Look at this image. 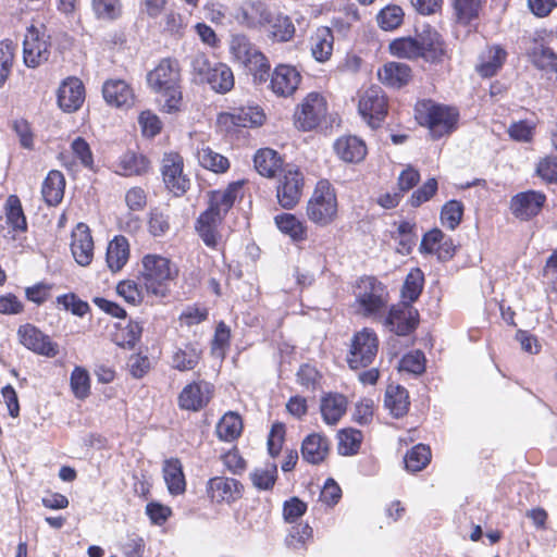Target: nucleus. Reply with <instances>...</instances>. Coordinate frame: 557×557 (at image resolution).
I'll list each match as a JSON object with an SVG mask.
<instances>
[{
  "label": "nucleus",
  "mask_w": 557,
  "mask_h": 557,
  "mask_svg": "<svg viewBox=\"0 0 557 557\" xmlns=\"http://www.w3.org/2000/svg\"><path fill=\"white\" fill-rule=\"evenodd\" d=\"M7 223L15 232H25L27 230L26 218L17 196L11 195L5 202Z\"/></svg>",
  "instance_id": "45"
},
{
  "label": "nucleus",
  "mask_w": 557,
  "mask_h": 557,
  "mask_svg": "<svg viewBox=\"0 0 557 557\" xmlns=\"http://www.w3.org/2000/svg\"><path fill=\"white\" fill-rule=\"evenodd\" d=\"M274 220L278 230L290 236L293 240L299 242L306 238V228L295 215L282 213L276 215Z\"/></svg>",
  "instance_id": "46"
},
{
  "label": "nucleus",
  "mask_w": 557,
  "mask_h": 557,
  "mask_svg": "<svg viewBox=\"0 0 557 557\" xmlns=\"http://www.w3.org/2000/svg\"><path fill=\"white\" fill-rule=\"evenodd\" d=\"M431 460L429 446L418 444L405 456V466L408 471L418 472L428 466Z\"/></svg>",
  "instance_id": "49"
},
{
  "label": "nucleus",
  "mask_w": 557,
  "mask_h": 557,
  "mask_svg": "<svg viewBox=\"0 0 557 557\" xmlns=\"http://www.w3.org/2000/svg\"><path fill=\"white\" fill-rule=\"evenodd\" d=\"M421 58L430 62L440 61L445 54V42L442 36L433 28H425L419 35Z\"/></svg>",
  "instance_id": "26"
},
{
  "label": "nucleus",
  "mask_w": 557,
  "mask_h": 557,
  "mask_svg": "<svg viewBox=\"0 0 557 557\" xmlns=\"http://www.w3.org/2000/svg\"><path fill=\"white\" fill-rule=\"evenodd\" d=\"M384 404L393 417L405 416L410 405L407 389L400 385H389L386 388Z\"/></svg>",
  "instance_id": "34"
},
{
  "label": "nucleus",
  "mask_w": 557,
  "mask_h": 557,
  "mask_svg": "<svg viewBox=\"0 0 557 557\" xmlns=\"http://www.w3.org/2000/svg\"><path fill=\"white\" fill-rule=\"evenodd\" d=\"M230 48L234 59L252 75L255 83L262 84L268 81L270 63L245 35H234Z\"/></svg>",
  "instance_id": "6"
},
{
  "label": "nucleus",
  "mask_w": 557,
  "mask_h": 557,
  "mask_svg": "<svg viewBox=\"0 0 557 557\" xmlns=\"http://www.w3.org/2000/svg\"><path fill=\"white\" fill-rule=\"evenodd\" d=\"M359 113L371 127H377L387 113V101L379 86H371L360 97Z\"/></svg>",
  "instance_id": "12"
},
{
  "label": "nucleus",
  "mask_w": 557,
  "mask_h": 557,
  "mask_svg": "<svg viewBox=\"0 0 557 557\" xmlns=\"http://www.w3.org/2000/svg\"><path fill=\"white\" fill-rule=\"evenodd\" d=\"M383 325L398 336L412 333L419 323L418 310L407 302H400L389 308L387 315L380 319Z\"/></svg>",
  "instance_id": "10"
},
{
  "label": "nucleus",
  "mask_w": 557,
  "mask_h": 557,
  "mask_svg": "<svg viewBox=\"0 0 557 557\" xmlns=\"http://www.w3.org/2000/svg\"><path fill=\"white\" fill-rule=\"evenodd\" d=\"M300 81L301 75L296 67L280 64L272 72L270 88L276 96L287 98L294 95Z\"/></svg>",
  "instance_id": "17"
},
{
  "label": "nucleus",
  "mask_w": 557,
  "mask_h": 557,
  "mask_svg": "<svg viewBox=\"0 0 557 557\" xmlns=\"http://www.w3.org/2000/svg\"><path fill=\"white\" fill-rule=\"evenodd\" d=\"M416 119L428 126L433 137H442L453 132L458 121V112L454 108L423 100L416 104Z\"/></svg>",
  "instance_id": "5"
},
{
  "label": "nucleus",
  "mask_w": 557,
  "mask_h": 557,
  "mask_svg": "<svg viewBox=\"0 0 557 557\" xmlns=\"http://www.w3.org/2000/svg\"><path fill=\"white\" fill-rule=\"evenodd\" d=\"M424 274L420 269H412L406 276L401 288L403 302L411 305L414 302L423 288Z\"/></svg>",
  "instance_id": "44"
},
{
  "label": "nucleus",
  "mask_w": 557,
  "mask_h": 557,
  "mask_svg": "<svg viewBox=\"0 0 557 557\" xmlns=\"http://www.w3.org/2000/svg\"><path fill=\"white\" fill-rule=\"evenodd\" d=\"M545 201L546 196L540 191H522L511 198L510 210L517 219L528 221L540 213Z\"/></svg>",
  "instance_id": "16"
},
{
  "label": "nucleus",
  "mask_w": 557,
  "mask_h": 557,
  "mask_svg": "<svg viewBox=\"0 0 557 557\" xmlns=\"http://www.w3.org/2000/svg\"><path fill=\"white\" fill-rule=\"evenodd\" d=\"M336 154L345 162L357 163L364 159L367 146L356 136H343L334 143Z\"/></svg>",
  "instance_id": "27"
},
{
  "label": "nucleus",
  "mask_w": 557,
  "mask_h": 557,
  "mask_svg": "<svg viewBox=\"0 0 557 557\" xmlns=\"http://www.w3.org/2000/svg\"><path fill=\"white\" fill-rule=\"evenodd\" d=\"M92 9L99 18L114 20L120 14L119 0H92Z\"/></svg>",
  "instance_id": "60"
},
{
  "label": "nucleus",
  "mask_w": 557,
  "mask_h": 557,
  "mask_svg": "<svg viewBox=\"0 0 557 557\" xmlns=\"http://www.w3.org/2000/svg\"><path fill=\"white\" fill-rule=\"evenodd\" d=\"M71 148H72L73 154L81 161V163L85 168H89V169L92 168V165H94L92 152L90 150L88 143L84 138H82V137L75 138L71 145Z\"/></svg>",
  "instance_id": "62"
},
{
  "label": "nucleus",
  "mask_w": 557,
  "mask_h": 557,
  "mask_svg": "<svg viewBox=\"0 0 557 557\" xmlns=\"http://www.w3.org/2000/svg\"><path fill=\"white\" fill-rule=\"evenodd\" d=\"M486 0H451L453 21L456 25L471 27L480 20Z\"/></svg>",
  "instance_id": "22"
},
{
  "label": "nucleus",
  "mask_w": 557,
  "mask_h": 557,
  "mask_svg": "<svg viewBox=\"0 0 557 557\" xmlns=\"http://www.w3.org/2000/svg\"><path fill=\"white\" fill-rule=\"evenodd\" d=\"M141 281L149 294L165 297L169 283L177 275V269L171 260L159 255H147L143 258Z\"/></svg>",
  "instance_id": "4"
},
{
  "label": "nucleus",
  "mask_w": 557,
  "mask_h": 557,
  "mask_svg": "<svg viewBox=\"0 0 557 557\" xmlns=\"http://www.w3.org/2000/svg\"><path fill=\"white\" fill-rule=\"evenodd\" d=\"M129 244L124 236H115L108 245L106 260L112 272H119L128 261Z\"/></svg>",
  "instance_id": "32"
},
{
  "label": "nucleus",
  "mask_w": 557,
  "mask_h": 557,
  "mask_svg": "<svg viewBox=\"0 0 557 557\" xmlns=\"http://www.w3.org/2000/svg\"><path fill=\"white\" fill-rule=\"evenodd\" d=\"M190 66L193 73L199 77L200 82H207L208 76L213 71V65L203 52H197L191 57Z\"/></svg>",
  "instance_id": "61"
},
{
  "label": "nucleus",
  "mask_w": 557,
  "mask_h": 557,
  "mask_svg": "<svg viewBox=\"0 0 557 557\" xmlns=\"http://www.w3.org/2000/svg\"><path fill=\"white\" fill-rule=\"evenodd\" d=\"M65 178L64 175L57 170L48 173L42 183L41 194L47 205H59L64 196Z\"/></svg>",
  "instance_id": "33"
},
{
  "label": "nucleus",
  "mask_w": 557,
  "mask_h": 557,
  "mask_svg": "<svg viewBox=\"0 0 557 557\" xmlns=\"http://www.w3.org/2000/svg\"><path fill=\"white\" fill-rule=\"evenodd\" d=\"M207 83L219 94H226L233 89L235 79L230 66L224 63H215L213 71L208 76Z\"/></svg>",
  "instance_id": "39"
},
{
  "label": "nucleus",
  "mask_w": 557,
  "mask_h": 557,
  "mask_svg": "<svg viewBox=\"0 0 557 557\" xmlns=\"http://www.w3.org/2000/svg\"><path fill=\"white\" fill-rule=\"evenodd\" d=\"M506 51L500 47L490 48L485 54L481 57V62L476 65L478 73L483 77L494 76L502 67Z\"/></svg>",
  "instance_id": "40"
},
{
  "label": "nucleus",
  "mask_w": 557,
  "mask_h": 557,
  "mask_svg": "<svg viewBox=\"0 0 557 557\" xmlns=\"http://www.w3.org/2000/svg\"><path fill=\"white\" fill-rule=\"evenodd\" d=\"M380 81L391 87L400 88L411 78V69L406 63L388 62L379 70Z\"/></svg>",
  "instance_id": "29"
},
{
  "label": "nucleus",
  "mask_w": 557,
  "mask_h": 557,
  "mask_svg": "<svg viewBox=\"0 0 557 557\" xmlns=\"http://www.w3.org/2000/svg\"><path fill=\"white\" fill-rule=\"evenodd\" d=\"M200 165L214 173H224L230 168V162L224 156L213 151L209 147H203L197 153Z\"/></svg>",
  "instance_id": "47"
},
{
  "label": "nucleus",
  "mask_w": 557,
  "mask_h": 557,
  "mask_svg": "<svg viewBox=\"0 0 557 557\" xmlns=\"http://www.w3.org/2000/svg\"><path fill=\"white\" fill-rule=\"evenodd\" d=\"M85 100V87L78 78H67L58 92L59 107L65 112L77 111Z\"/></svg>",
  "instance_id": "24"
},
{
  "label": "nucleus",
  "mask_w": 557,
  "mask_h": 557,
  "mask_svg": "<svg viewBox=\"0 0 557 557\" xmlns=\"http://www.w3.org/2000/svg\"><path fill=\"white\" fill-rule=\"evenodd\" d=\"M250 481L258 491H271L277 480V466L268 462L255 468L249 474Z\"/></svg>",
  "instance_id": "41"
},
{
  "label": "nucleus",
  "mask_w": 557,
  "mask_h": 557,
  "mask_svg": "<svg viewBox=\"0 0 557 557\" xmlns=\"http://www.w3.org/2000/svg\"><path fill=\"white\" fill-rule=\"evenodd\" d=\"M264 119L265 115L259 107H243L221 113L218 121L225 126L253 127L262 125Z\"/></svg>",
  "instance_id": "21"
},
{
  "label": "nucleus",
  "mask_w": 557,
  "mask_h": 557,
  "mask_svg": "<svg viewBox=\"0 0 557 557\" xmlns=\"http://www.w3.org/2000/svg\"><path fill=\"white\" fill-rule=\"evenodd\" d=\"M149 232L152 236H163L170 230V218L159 209H152L148 221Z\"/></svg>",
  "instance_id": "58"
},
{
  "label": "nucleus",
  "mask_w": 557,
  "mask_h": 557,
  "mask_svg": "<svg viewBox=\"0 0 557 557\" xmlns=\"http://www.w3.org/2000/svg\"><path fill=\"white\" fill-rule=\"evenodd\" d=\"M238 21L247 27L269 25L270 34L277 41H288L295 34L292 20L283 14L273 15L264 4L250 3L237 15Z\"/></svg>",
  "instance_id": "2"
},
{
  "label": "nucleus",
  "mask_w": 557,
  "mask_h": 557,
  "mask_svg": "<svg viewBox=\"0 0 557 557\" xmlns=\"http://www.w3.org/2000/svg\"><path fill=\"white\" fill-rule=\"evenodd\" d=\"M207 494L215 503H234L243 495V485L233 478L214 476L207 483Z\"/></svg>",
  "instance_id": "18"
},
{
  "label": "nucleus",
  "mask_w": 557,
  "mask_h": 557,
  "mask_svg": "<svg viewBox=\"0 0 557 557\" xmlns=\"http://www.w3.org/2000/svg\"><path fill=\"white\" fill-rule=\"evenodd\" d=\"M163 475L169 492L172 495H181L186 490L183 466L176 458L165 460L163 466Z\"/></svg>",
  "instance_id": "36"
},
{
  "label": "nucleus",
  "mask_w": 557,
  "mask_h": 557,
  "mask_svg": "<svg viewBox=\"0 0 557 557\" xmlns=\"http://www.w3.org/2000/svg\"><path fill=\"white\" fill-rule=\"evenodd\" d=\"M45 32L35 26L27 28L23 41V59L27 67H37L49 58L50 42Z\"/></svg>",
  "instance_id": "11"
},
{
  "label": "nucleus",
  "mask_w": 557,
  "mask_h": 557,
  "mask_svg": "<svg viewBox=\"0 0 557 557\" xmlns=\"http://www.w3.org/2000/svg\"><path fill=\"white\" fill-rule=\"evenodd\" d=\"M533 63L542 70L557 71V54L543 44L536 45L532 50Z\"/></svg>",
  "instance_id": "52"
},
{
  "label": "nucleus",
  "mask_w": 557,
  "mask_h": 557,
  "mask_svg": "<svg viewBox=\"0 0 557 557\" xmlns=\"http://www.w3.org/2000/svg\"><path fill=\"white\" fill-rule=\"evenodd\" d=\"M71 389L76 398L85 399L90 394V377L86 369L75 367L71 373Z\"/></svg>",
  "instance_id": "51"
},
{
  "label": "nucleus",
  "mask_w": 557,
  "mask_h": 557,
  "mask_svg": "<svg viewBox=\"0 0 557 557\" xmlns=\"http://www.w3.org/2000/svg\"><path fill=\"white\" fill-rule=\"evenodd\" d=\"M255 168L264 177H274L282 169V159L278 153L270 148L260 149L255 154Z\"/></svg>",
  "instance_id": "38"
},
{
  "label": "nucleus",
  "mask_w": 557,
  "mask_h": 557,
  "mask_svg": "<svg viewBox=\"0 0 557 557\" xmlns=\"http://www.w3.org/2000/svg\"><path fill=\"white\" fill-rule=\"evenodd\" d=\"M404 18V12L398 5H387L377 14V23L384 30H393L400 26Z\"/></svg>",
  "instance_id": "53"
},
{
  "label": "nucleus",
  "mask_w": 557,
  "mask_h": 557,
  "mask_svg": "<svg viewBox=\"0 0 557 557\" xmlns=\"http://www.w3.org/2000/svg\"><path fill=\"white\" fill-rule=\"evenodd\" d=\"M57 302L62 306L64 310L71 311L77 317H84L90 309L88 302L79 299L73 293L58 296Z\"/></svg>",
  "instance_id": "56"
},
{
  "label": "nucleus",
  "mask_w": 557,
  "mask_h": 557,
  "mask_svg": "<svg viewBox=\"0 0 557 557\" xmlns=\"http://www.w3.org/2000/svg\"><path fill=\"white\" fill-rule=\"evenodd\" d=\"M377 350L379 338L376 333L369 327L362 329L351 338L347 356L348 366L354 370L370 366L374 361Z\"/></svg>",
  "instance_id": "8"
},
{
  "label": "nucleus",
  "mask_w": 557,
  "mask_h": 557,
  "mask_svg": "<svg viewBox=\"0 0 557 557\" xmlns=\"http://www.w3.org/2000/svg\"><path fill=\"white\" fill-rule=\"evenodd\" d=\"M20 343L27 349L49 358L59 354V346L50 337L32 324L21 325L17 330Z\"/></svg>",
  "instance_id": "15"
},
{
  "label": "nucleus",
  "mask_w": 557,
  "mask_h": 557,
  "mask_svg": "<svg viewBox=\"0 0 557 557\" xmlns=\"http://www.w3.org/2000/svg\"><path fill=\"white\" fill-rule=\"evenodd\" d=\"M326 114V102L318 92H310L295 112L296 124L302 131L318 126Z\"/></svg>",
  "instance_id": "13"
},
{
  "label": "nucleus",
  "mask_w": 557,
  "mask_h": 557,
  "mask_svg": "<svg viewBox=\"0 0 557 557\" xmlns=\"http://www.w3.org/2000/svg\"><path fill=\"white\" fill-rule=\"evenodd\" d=\"M347 409L346 397L342 394H327L321 399L320 411L326 424L334 425L345 414Z\"/></svg>",
  "instance_id": "30"
},
{
  "label": "nucleus",
  "mask_w": 557,
  "mask_h": 557,
  "mask_svg": "<svg viewBox=\"0 0 557 557\" xmlns=\"http://www.w3.org/2000/svg\"><path fill=\"white\" fill-rule=\"evenodd\" d=\"M213 386L205 381L186 385L178 396L182 409L198 411L206 407L211 399Z\"/></svg>",
  "instance_id": "19"
},
{
  "label": "nucleus",
  "mask_w": 557,
  "mask_h": 557,
  "mask_svg": "<svg viewBox=\"0 0 557 557\" xmlns=\"http://www.w3.org/2000/svg\"><path fill=\"white\" fill-rule=\"evenodd\" d=\"M148 168L149 161L144 156L127 151L120 157L115 172L122 176H135L143 175Z\"/></svg>",
  "instance_id": "37"
},
{
  "label": "nucleus",
  "mask_w": 557,
  "mask_h": 557,
  "mask_svg": "<svg viewBox=\"0 0 557 557\" xmlns=\"http://www.w3.org/2000/svg\"><path fill=\"white\" fill-rule=\"evenodd\" d=\"M334 36L329 27H320L311 37V53L318 62L327 61L333 53Z\"/></svg>",
  "instance_id": "35"
},
{
  "label": "nucleus",
  "mask_w": 557,
  "mask_h": 557,
  "mask_svg": "<svg viewBox=\"0 0 557 557\" xmlns=\"http://www.w3.org/2000/svg\"><path fill=\"white\" fill-rule=\"evenodd\" d=\"M302 175L294 165L283 169V177L280 180L276 190L278 203L285 209L294 208L300 200L302 190Z\"/></svg>",
  "instance_id": "14"
},
{
  "label": "nucleus",
  "mask_w": 557,
  "mask_h": 557,
  "mask_svg": "<svg viewBox=\"0 0 557 557\" xmlns=\"http://www.w3.org/2000/svg\"><path fill=\"white\" fill-rule=\"evenodd\" d=\"M138 123L141 126L143 134L148 137H153L161 131L160 119L150 111H144L138 117Z\"/></svg>",
  "instance_id": "63"
},
{
  "label": "nucleus",
  "mask_w": 557,
  "mask_h": 557,
  "mask_svg": "<svg viewBox=\"0 0 557 557\" xmlns=\"http://www.w3.org/2000/svg\"><path fill=\"white\" fill-rule=\"evenodd\" d=\"M147 84L149 88L164 98L162 110L175 113L182 106L181 67L175 59H162L159 64L148 72Z\"/></svg>",
  "instance_id": "1"
},
{
  "label": "nucleus",
  "mask_w": 557,
  "mask_h": 557,
  "mask_svg": "<svg viewBox=\"0 0 557 557\" xmlns=\"http://www.w3.org/2000/svg\"><path fill=\"white\" fill-rule=\"evenodd\" d=\"M329 449L330 442L325 436L310 434L302 441L301 455L307 462L318 465L325 459Z\"/></svg>",
  "instance_id": "28"
},
{
  "label": "nucleus",
  "mask_w": 557,
  "mask_h": 557,
  "mask_svg": "<svg viewBox=\"0 0 557 557\" xmlns=\"http://www.w3.org/2000/svg\"><path fill=\"white\" fill-rule=\"evenodd\" d=\"M116 292L120 296H122L127 302L132 305H137L141 301V292L134 281H123L120 282L116 286Z\"/></svg>",
  "instance_id": "64"
},
{
  "label": "nucleus",
  "mask_w": 557,
  "mask_h": 557,
  "mask_svg": "<svg viewBox=\"0 0 557 557\" xmlns=\"http://www.w3.org/2000/svg\"><path fill=\"white\" fill-rule=\"evenodd\" d=\"M462 214V203L457 200H450L444 205L441 212V220L444 225L450 230H455L459 225Z\"/></svg>",
  "instance_id": "55"
},
{
  "label": "nucleus",
  "mask_w": 557,
  "mask_h": 557,
  "mask_svg": "<svg viewBox=\"0 0 557 557\" xmlns=\"http://www.w3.org/2000/svg\"><path fill=\"white\" fill-rule=\"evenodd\" d=\"M243 430V422L237 413H225L216 425V435L220 440L232 442L237 438Z\"/></svg>",
  "instance_id": "43"
},
{
  "label": "nucleus",
  "mask_w": 557,
  "mask_h": 557,
  "mask_svg": "<svg viewBox=\"0 0 557 557\" xmlns=\"http://www.w3.org/2000/svg\"><path fill=\"white\" fill-rule=\"evenodd\" d=\"M71 251L79 265L87 267L91 263L94 258V240L90 230L86 224H77L72 232Z\"/></svg>",
  "instance_id": "20"
},
{
  "label": "nucleus",
  "mask_w": 557,
  "mask_h": 557,
  "mask_svg": "<svg viewBox=\"0 0 557 557\" xmlns=\"http://www.w3.org/2000/svg\"><path fill=\"white\" fill-rule=\"evenodd\" d=\"M223 220L219 213L210 212L208 209L198 216L195 228L208 247H216L220 239L218 227Z\"/></svg>",
  "instance_id": "25"
},
{
  "label": "nucleus",
  "mask_w": 557,
  "mask_h": 557,
  "mask_svg": "<svg viewBox=\"0 0 557 557\" xmlns=\"http://www.w3.org/2000/svg\"><path fill=\"white\" fill-rule=\"evenodd\" d=\"M388 292L383 283L373 276L361 277L356 288L358 313L374 320L383 319L388 306Z\"/></svg>",
  "instance_id": "3"
},
{
  "label": "nucleus",
  "mask_w": 557,
  "mask_h": 557,
  "mask_svg": "<svg viewBox=\"0 0 557 557\" xmlns=\"http://www.w3.org/2000/svg\"><path fill=\"white\" fill-rule=\"evenodd\" d=\"M337 214V199L334 188L327 181H320L307 205L308 219L325 226L334 221Z\"/></svg>",
  "instance_id": "7"
},
{
  "label": "nucleus",
  "mask_w": 557,
  "mask_h": 557,
  "mask_svg": "<svg viewBox=\"0 0 557 557\" xmlns=\"http://www.w3.org/2000/svg\"><path fill=\"white\" fill-rule=\"evenodd\" d=\"M535 124L531 121L521 120L513 122L508 127V135L511 139L520 143H529L534 135Z\"/></svg>",
  "instance_id": "57"
},
{
  "label": "nucleus",
  "mask_w": 557,
  "mask_h": 557,
  "mask_svg": "<svg viewBox=\"0 0 557 557\" xmlns=\"http://www.w3.org/2000/svg\"><path fill=\"white\" fill-rule=\"evenodd\" d=\"M106 102L116 108H131L135 96L133 88L123 79H108L102 86Z\"/></svg>",
  "instance_id": "23"
},
{
  "label": "nucleus",
  "mask_w": 557,
  "mask_h": 557,
  "mask_svg": "<svg viewBox=\"0 0 557 557\" xmlns=\"http://www.w3.org/2000/svg\"><path fill=\"white\" fill-rule=\"evenodd\" d=\"M400 370L412 374H421L425 370V357L420 350L405 355L400 360Z\"/></svg>",
  "instance_id": "59"
},
{
  "label": "nucleus",
  "mask_w": 557,
  "mask_h": 557,
  "mask_svg": "<svg viewBox=\"0 0 557 557\" xmlns=\"http://www.w3.org/2000/svg\"><path fill=\"white\" fill-rule=\"evenodd\" d=\"M362 442V433L355 429H345L338 433V451L343 456L358 453Z\"/></svg>",
  "instance_id": "50"
},
{
  "label": "nucleus",
  "mask_w": 557,
  "mask_h": 557,
  "mask_svg": "<svg viewBox=\"0 0 557 557\" xmlns=\"http://www.w3.org/2000/svg\"><path fill=\"white\" fill-rule=\"evenodd\" d=\"M161 174L165 187L175 196L182 197L190 188V180L184 173V160L177 152L163 154Z\"/></svg>",
  "instance_id": "9"
},
{
  "label": "nucleus",
  "mask_w": 557,
  "mask_h": 557,
  "mask_svg": "<svg viewBox=\"0 0 557 557\" xmlns=\"http://www.w3.org/2000/svg\"><path fill=\"white\" fill-rule=\"evenodd\" d=\"M15 45L11 40L0 42V87L5 83L14 60Z\"/></svg>",
  "instance_id": "54"
},
{
  "label": "nucleus",
  "mask_w": 557,
  "mask_h": 557,
  "mask_svg": "<svg viewBox=\"0 0 557 557\" xmlns=\"http://www.w3.org/2000/svg\"><path fill=\"white\" fill-rule=\"evenodd\" d=\"M237 190L238 185L232 184L223 190L209 191L207 209L210 212L219 213L222 218H225L235 202Z\"/></svg>",
  "instance_id": "31"
},
{
  "label": "nucleus",
  "mask_w": 557,
  "mask_h": 557,
  "mask_svg": "<svg viewBox=\"0 0 557 557\" xmlns=\"http://www.w3.org/2000/svg\"><path fill=\"white\" fill-rule=\"evenodd\" d=\"M389 50L394 55L406 59H418L421 58L422 53L418 37H403L395 39L391 42Z\"/></svg>",
  "instance_id": "48"
},
{
  "label": "nucleus",
  "mask_w": 557,
  "mask_h": 557,
  "mask_svg": "<svg viewBox=\"0 0 557 557\" xmlns=\"http://www.w3.org/2000/svg\"><path fill=\"white\" fill-rule=\"evenodd\" d=\"M201 354L195 345L188 344L173 354L172 366L178 371L194 370L201 359Z\"/></svg>",
  "instance_id": "42"
}]
</instances>
